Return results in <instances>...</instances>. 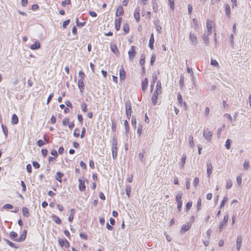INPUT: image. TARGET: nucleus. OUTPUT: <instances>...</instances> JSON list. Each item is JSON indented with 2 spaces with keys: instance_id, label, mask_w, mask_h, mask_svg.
Returning a JSON list of instances; mask_svg holds the SVG:
<instances>
[{
  "instance_id": "f257e3e1",
  "label": "nucleus",
  "mask_w": 251,
  "mask_h": 251,
  "mask_svg": "<svg viewBox=\"0 0 251 251\" xmlns=\"http://www.w3.org/2000/svg\"><path fill=\"white\" fill-rule=\"evenodd\" d=\"M27 230H24L23 233L21 235L19 238H17L18 234L14 232L11 231L10 232L9 236L10 238L14 241L18 242H21L24 241L26 237Z\"/></svg>"
},
{
  "instance_id": "f03ea898",
  "label": "nucleus",
  "mask_w": 251,
  "mask_h": 251,
  "mask_svg": "<svg viewBox=\"0 0 251 251\" xmlns=\"http://www.w3.org/2000/svg\"><path fill=\"white\" fill-rule=\"evenodd\" d=\"M131 104L129 101L126 102V113L127 118L129 119L131 114Z\"/></svg>"
},
{
  "instance_id": "7ed1b4c3",
  "label": "nucleus",
  "mask_w": 251,
  "mask_h": 251,
  "mask_svg": "<svg viewBox=\"0 0 251 251\" xmlns=\"http://www.w3.org/2000/svg\"><path fill=\"white\" fill-rule=\"evenodd\" d=\"M203 136L207 141H210L212 138V133L210 130L206 128L203 131Z\"/></svg>"
},
{
  "instance_id": "20e7f679",
  "label": "nucleus",
  "mask_w": 251,
  "mask_h": 251,
  "mask_svg": "<svg viewBox=\"0 0 251 251\" xmlns=\"http://www.w3.org/2000/svg\"><path fill=\"white\" fill-rule=\"evenodd\" d=\"M189 38L193 45H196L198 43V40L196 34L190 32L189 35Z\"/></svg>"
},
{
  "instance_id": "39448f33",
  "label": "nucleus",
  "mask_w": 251,
  "mask_h": 251,
  "mask_svg": "<svg viewBox=\"0 0 251 251\" xmlns=\"http://www.w3.org/2000/svg\"><path fill=\"white\" fill-rule=\"evenodd\" d=\"M136 54L135 52V48L134 46H132L131 47L130 49L128 51V54L129 56V59L130 60H132Z\"/></svg>"
},
{
  "instance_id": "423d86ee",
  "label": "nucleus",
  "mask_w": 251,
  "mask_h": 251,
  "mask_svg": "<svg viewBox=\"0 0 251 251\" xmlns=\"http://www.w3.org/2000/svg\"><path fill=\"white\" fill-rule=\"evenodd\" d=\"M79 185L78 188L80 191H84L86 189L85 185L84 184L85 180L83 177H80L78 179Z\"/></svg>"
},
{
  "instance_id": "0eeeda50",
  "label": "nucleus",
  "mask_w": 251,
  "mask_h": 251,
  "mask_svg": "<svg viewBox=\"0 0 251 251\" xmlns=\"http://www.w3.org/2000/svg\"><path fill=\"white\" fill-rule=\"evenodd\" d=\"M228 220V215H226L224 217L223 221L220 223L219 226V231L221 232L222 229L224 227V226L226 224Z\"/></svg>"
},
{
  "instance_id": "6e6552de",
  "label": "nucleus",
  "mask_w": 251,
  "mask_h": 251,
  "mask_svg": "<svg viewBox=\"0 0 251 251\" xmlns=\"http://www.w3.org/2000/svg\"><path fill=\"white\" fill-rule=\"evenodd\" d=\"M158 94V92H157V91H154L152 94L151 97V102L153 105H155L156 104Z\"/></svg>"
},
{
  "instance_id": "1a4fd4ad",
  "label": "nucleus",
  "mask_w": 251,
  "mask_h": 251,
  "mask_svg": "<svg viewBox=\"0 0 251 251\" xmlns=\"http://www.w3.org/2000/svg\"><path fill=\"white\" fill-rule=\"evenodd\" d=\"M126 72L124 70V69L123 66H122L121 67V69H120V71H119L120 79L121 80H125V79L126 78Z\"/></svg>"
},
{
  "instance_id": "9d476101",
  "label": "nucleus",
  "mask_w": 251,
  "mask_h": 251,
  "mask_svg": "<svg viewBox=\"0 0 251 251\" xmlns=\"http://www.w3.org/2000/svg\"><path fill=\"white\" fill-rule=\"evenodd\" d=\"M122 21V19L121 18H118L115 19V28L116 30L118 31L120 30L121 28V23Z\"/></svg>"
},
{
  "instance_id": "9b49d317",
  "label": "nucleus",
  "mask_w": 251,
  "mask_h": 251,
  "mask_svg": "<svg viewBox=\"0 0 251 251\" xmlns=\"http://www.w3.org/2000/svg\"><path fill=\"white\" fill-rule=\"evenodd\" d=\"M213 24V22L210 20H207L206 22V28L207 29V33L211 34L212 33V27Z\"/></svg>"
},
{
  "instance_id": "f8f14e48",
  "label": "nucleus",
  "mask_w": 251,
  "mask_h": 251,
  "mask_svg": "<svg viewBox=\"0 0 251 251\" xmlns=\"http://www.w3.org/2000/svg\"><path fill=\"white\" fill-rule=\"evenodd\" d=\"M140 8L139 7H137L136 8L134 13V18L136 19V21L138 22L140 20Z\"/></svg>"
},
{
  "instance_id": "ddd939ff",
  "label": "nucleus",
  "mask_w": 251,
  "mask_h": 251,
  "mask_svg": "<svg viewBox=\"0 0 251 251\" xmlns=\"http://www.w3.org/2000/svg\"><path fill=\"white\" fill-rule=\"evenodd\" d=\"M242 238L241 236L238 235L237 236V240H236V248H237V250L238 251L241 248V244H242Z\"/></svg>"
},
{
  "instance_id": "4468645a",
  "label": "nucleus",
  "mask_w": 251,
  "mask_h": 251,
  "mask_svg": "<svg viewBox=\"0 0 251 251\" xmlns=\"http://www.w3.org/2000/svg\"><path fill=\"white\" fill-rule=\"evenodd\" d=\"M59 243L61 247L65 246L68 247L69 246V243L66 239H59Z\"/></svg>"
},
{
  "instance_id": "2eb2a0df",
  "label": "nucleus",
  "mask_w": 251,
  "mask_h": 251,
  "mask_svg": "<svg viewBox=\"0 0 251 251\" xmlns=\"http://www.w3.org/2000/svg\"><path fill=\"white\" fill-rule=\"evenodd\" d=\"M148 85V80L147 78H145L142 82V90L145 91L147 88Z\"/></svg>"
},
{
  "instance_id": "dca6fc26",
  "label": "nucleus",
  "mask_w": 251,
  "mask_h": 251,
  "mask_svg": "<svg viewBox=\"0 0 251 251\" xmlns=\"http://www.w3.org/2000/svg\"><path fill=\"white\" fill-rule=\"evenodd\" d=\"M124 9L122 6H119L116 10V16H119L124 14Z\"/></svg>"
},
{
  "instance_id": "f3484780",
  "label": "nucleus",
  "mask_w": 251,
  "mask_h": 251,
  "mask_svg": "<svg viewBox=\"0 0 251 251\" xmlns=\"http://www.w3.org/2000/svg\"><path fill=\"white\" fill-rule=\"evenodd\" d=\"M212 166L210 162H207V174L208 176H209L212 173Z\"/></svg>"
},
{
  "instance_id": "a211bd4d",
  "label": "nucleus",
  "mask_w": 251,
  "mask_h": 251,
  "mask_svg": "<svg viewBox=\"0 0 251 251\" xmlns=\"http://www.w3.org/2000/svg\"><path fill=\"white\" fill-rule=\"evenodd\" d=\"M40 48V43L39 41L36 42L30 46V49L32 50L39 49Z\"/></svg>"
},
{
  "instance_id": "6ab92c4d",
  "label": "nucleus",
  "mask_w": 251,
  "mask_h": 251,
  "mask_svg": "<svg viewBox=\"0 0 251 251\" xmlns=\"http://www.w3.org/2000/svg\"><path fill=\"white\" fill-rule=\"evenodd\" d=\"M77 85H78V87L79 89L80 90V92H82L83 90H84V86L83 80H82V79H78Z\"/></svg>"
},
{
  "instance_id": "aec40b11",
  "label": "nucleus",
  "mask_w": 251,
  "mask_h": 251,
  "mask_svg": "<svg viewBox=\"0 0 251 251\" xmlns=\"http://www.w3.org/2000/svg\"><path fill=\"white\" fill-rule=\"evenodd\" d=\"M210 34L209 33H204L203 35V40L206 46H208L209 44L208 36Z\"/></svg>"
},
{
  "instance_id": "412c9836",
  "label": "nucleus",
  "mask_w": 251,
  "mask_h": 251,
  "mask_svg": "<svg viewBox=\"0 0 251 251\" xmlns=\"http://www.w3.org/2000/svg\"><path fill=\"white\" fill-rule=\"evenodd\" d=\"M154 42V36L153 34L151 33V37L149 41V47L151 48V50H152L153 49V44Z\"/></svg>"
},
{
  "instance_id": "4be33fe9",
  "label": "nucleus",
  "mask_w": 251,
  "mask_h": 251,
  "mask_svg": "<svg viewBox=\"0 0 251 251\" xmlns=\"http://www.w3.org/2000/svg\"><path fill=\"white\" fill-rule=\"evenodd\" d=\"M18 117L15 114H13L12 116L11 123L13 125H16L18 123Z\"/></svg>"
},
{
  "instance_id": "5701e85b",
  "label": "nucleus",
  "mask_w": 251,
  "mask_h": 251,
  "mask_svg": "<svg viewBox=\"0 0 251 251\" xmlns=\"http://www.w3.org/2000/svg\"><path fill=\"white\" fill-rule=\"evenodd\" d=\"M190 227H191V225H190L189 224L184 225L181 227V231L182 233L188 231Z\"/></svg>"
},
{
  "instance_id": "b1692460",
  "label": "nucleus",
  "mask_w": 251,
  "mask_h": 251,
  "mask_svg": "<svg viewBox=\"0 0 251 251\" xmlns=\"http://www.w3.org/2000/svg\"><path fill=\"white\" fill-rule=\"evenodd\" d=\"M52 218L53 219L54 221L57 224L60 225L61 223V221L60 219L55 215H52L51 216Z\"/></svg>"
},
{
  "instance_id": "393cba45",
  "label": "nucleus",
  "mask_w": 251,
  "mask_h": 251,
  "mask_svg": "<svg viewBox=\"0 0 251 251\" xmlns=\"http://www.w3.org/2000/svg\"><path fill=\"white\" fill-rule=\"evenodd\" d=\"M75 213V209L72 208L70 210V214L68 218V220L70 222H72L73 220Z\"/></svg>"
},
{
  "instance_id": "a878e982",
  "label": "nucleus",
  "mask_w": 251,
  "mask_h": 251,
  "mask_svg": "<svg viewBox=\"0 0 251 251\" xmlns=\"http://www.w3.org/2000/svg\"><path fill=\"white\" fill-rule=\"evenodd\" d=\"M225 12L227 16L229 17L230 14V8L229 4H226L225 5Z\"/></svg>"
},
{
  "instance_id": "bb28decb",
  "label": "nucleus",
  "mask_w": 251,
  "mask_h": 251,
  "mask_svg": "<svg viewBox=\"0 0 251 251\" xmlns=\"http://www.w3.org/2000/svg\"><path fill=\"white\" fill-rule=\"evenodd\" d=\"M63 175H64L61 172H58L56 173L55 178L57 180H58V181L61 182L62 181L61 178L63 176Z\"/></svg>"
},
{
  "instance_id": "cd10ccee",
  "label": "nucleus",
  "mask_w": 251,
  "mask_h": 251,
  "mask_svg": "<svg viewBox=\"0 0 251 251\" xmlns=\"http://www.w3.org/2000/svg\"><path fill=\"white\" fill-rule=\"evenodd\" d=\"M4 240L10 247L15 249H17L18 248L17 246H16V245L14 243L10 241L8 239L4 238Z\"/></svg>"
},
{
  "instance_id": "c85d7f7f",
  "label": "nucleus",
  "mask_w": 251,
  "mask_h": 251,
  "mask_svg": "<svg viewBox=\"0 0 251 251\" xmlns=\"http://www.w3.org/2000/svg\"><path fill=\"white\" fill-rule=\"evenodd\" d=\"M22 212L23 216L25 217H28L29 216L28 210L26 207H23L22 208Z\"/></svg>"
},
{
  "instance_id": "c756f323",
  "label": "nucleus",
  "mask_w": 251,
  "mask_h": 251,
  "mask_svg": "<svg viewBox=\"0 0 251 251\" xmlns=\"http://www.w3.org/2000/svg\"><path fill=\"white\" fill-rule=\"evenodd\" d=\"M182 196V193L181 192L179 191L177 193L176 196V201L177 202L179 201H182L181 200Z\"/></svg>"
},
{
  "instance_id": "7c9ffc66",
  "label": "nucleus",
  "mask_w": 251,
  "mask_h": 251,
  "mask_svg": "<svg viewBox=\"0 0 251 251\" xmlns=\"http://www.w3.org/2000/svg\"><path fill=\"white\" fill-rule=\"evenodd\" d=\"M117 148H112V157L113 159H115L117 156Z\"/></svg>"
},
{
  "instance_id": "2f4dec72",
  "label": "nucleus",
  "mask_w": 251,
  "mask_h": 251,
  "mask_svg": "<svg viewBox=\"0 0 251 251\" xmlns=\"http://www.w3.org/2000/svg\"><path fill=\"white\" fill-rule=\"evenodd\" d=\"M189 140V144L191 148H193L194 147V141H193V137L191 135H190L188 138Z\"/></svg>"
},
{
  "instance_id": "473e14b6",
  "label": "nucleus",
  "mask_w": 251,
  "mask_h": 251,
  "mask_svg": "<svg viewBox=\"0 0 251 251\" xmlns=\"http://www.w3.org/2000/svg\"><path fill=\"white\" fill-rule=\"evenodd\" d=\"M126 194L128 198L130 197V192H131V187L129 185H126Z\"/></svg>"
},
{
  "instance_id": "72a5a7b5",
  "label": "nucleus",
  "mask_w": 251,
  "mask_h": 251,
  "mask_svg": "<svg viewBox=\"0 0 251 251\" xmlns=\"http://www.w3.org/2000/svg\"><path fill=\"white\" fill-rule=\"evenodd\" d=\"M231 140L229 139H227L225 143V147L226 149L229 150L230 148Z\"/></svg>"
},
{
  "instance_id": "f704fd0d",
  "label": "nucleus",
  "mask_w": 251,
  "mask_h": 251,
  "mask_svg": "<svg viewBox=\"0 0 251 251\" xmlns=\"http://www.w3.org/2000/svg\"><path fill=\"white\" fill-rule=\"evenodd\" d=\"M162 88V85L161 81L160 80H158L157 81V84L156 86V89L155 91H157V92H158Z\"/></svg>"
},
{
  "instance_id": "c9c22d12",
  "label": "nucleus",
  "mask_w": 251,
  "mask_h": 251,
  "mask_svg": "<svg viewBox=\"0 0 251 251\" xmlns=\"http://www.w3.org/2000/svg\"><path fill=\"white\" fill-rule=\"evenodd\" d=\"M1 127H2V130H3V132L4 133V134L5 136V137H6L7 136V135H8V129H7V128L6 126H4L3 125H1Z\"/></svg>"
},
{
  "instance_id": "e433bc0d",
  "label": "nucleus",
  "mask_w": 251,
  "mask_h": 251,
  "mask_svg": "<svg viewBox=\"0 0 251 251\" xmlns=\"http://www.w3.org/2000/svg\"><path fill=\"white\" fill-rule=\"evenodd\" d=\"M111 50L112 52H113L115 54H117L119 53L118 50L116 45H111Z\"/></svg>"
},
{
  "instance_id": "4c0bfd02",
  "label": "nucleus",
  "mask_w": 251,
  "mask_h": 251,
  "mask_svg": "<svg viewBox=\"0 0 251 251\" xmlns=\"http://www.w3.org/2000/svg\"><path fill=\"white\" fill-rule=\"evenodd\" d=\"M227 200H228V198L227 197V196H225L221 203V204L220 206V208H222L225 205V203L227 201Z\"/></svg>"
},
{
  "instance_id": "58836bf2",
  "label": "nucleus",
  "mask_w": 251,
  "mask_h": 251,
  "mask_svg": "<svg viewBox=\"0 0 251 251\" xmlns=\"http://www.w3.org/2000/svg\"><path fill=\"white\" fill-rule=\"evenodd\" d=\"M177 100L179 104L182 105L183 103V100L182 96L180 93H178L177 95Z\"/></svg>"
},
{
  "instance_id": "ea45409f",
  "label": "nucleus",
  "mask_w": 251,
  "mask_h": 251,
  "mask_svg": "<svg viewBox=\"0 0 251 251\" xmlns=\"http://www.w3.org/2000/svg\"><path fill=\"white\" fill-rule=\"evenodd\" d=\"M225 125H223L221 127H219L218 129V130H217V136H218V137L219 138L220 135H221V132L222 131L223 129L225 127Z\"/></svg>"
},
{
  "instance_id": "a19ab883",
  "label": "nucleus",
  "mask_w": 251,
  "mask_h": 251,
  "mask_svg": "<svg viewBox=\"0 0 251 251\" xmlns=\"http://www.w3.org/2000/svg\"><path fill=\"white\" fill-rule=\"evenodd\" d=\"M145 63V56L142 54L139 61V63L141 66H143Z\"/></svg>"
},
{
  "instance_id": "79ce46f5",
  "label": "nucleus",
  "mask_w": 251,
  "mask_h": 251,
  "mask_svg": "<svg viewBox=\"0 0 251 251\" xmlns=\"http://www.w3.org/2000/svg\"><path fill=\"white\" fill-rule=\"evenodd\" d=\"M210 64L211 65L213 66H215L219 68V63L218 62L214 59H211L210 61Z\"/></svg>"
},
{
  "instance_id": "37998d69",
  "label": "nucleus",
  "mask_w": 251,
  "mask_h": 251,
  "mask_svg": "<svg viewBox=\"0 0 251 251\" xmlns=\"http://www.w3.org/2000/svg\"><path fill=\"white\" fill-rule=\"evenodd\" d=\"M123 30L126 34L129 31V26L128 24H125L123 25Z\"/></svg>"
},
{
  "instance_id": "c03bdc74",
  "label": "nucleus",
  "mask_w": 251,
  "mask_h": 251,
  "mask_svg": "<svg viewBox=\"0 0 251 251\" xmlns=\"http://www.w3.org/2000/svg\"><path fill=\"white\" fill-rule=\"evenodd\" d=\"M186 159V155L184 154H183L182 158H181V166L182 167H183L185 163V160Z\"/></svg>"
},
{
  "instance_id": "a18cd8bd",
  "label": "nucleus",
  "mask_w": 251,
  "mask_h": 251,
  "mask_svg": "<svg viewBox=\"0 0 251 251\" xmlns=\"http://www.w3.org/2000/svg\"><path fill=\"white\" fill-rule=\"evenodd\" d=\"M232 186V182L231 180H228L226 184V188L228 189H230Z\"/></svg>"
},
{
  "instance_id": "49530a36",
  "label": "nucleus",
  "mask_w": 251,
  "mask_h": 251,
  "mask_svg": "<svg viewBox=\"0 0 251 251\" xmlns=\"http://www.w3.org/2000/svg\"><path fill=\"white\" fill-rule=\"evenodd\" d=\"M81 108L82 110L84 112H86L87 111V104L85 103H83L81 105Z\"/></svg>"
},
{
  "instance_id": "de8ad7c7",
  "label": "nucleus",
  "mask_w": 251,
  "mask_h": 251,
  "mask_svg": "<svg viewBox=\"0 0 251 251\" xmlns=\"http://www.w3.org/2000/svg\"><path fill=\"white\" fill-rule=\"evenodd\" d=\"M168 1L171 9L172 10L174 9L175 7L174 0H168Z\"/></svg>"
},
{
  "instance_id": "09e8293b",
  "label": "nucleus",
  "mask_w": 251,
  "mask_h": 251,
  "mask_svg": "<svg viewBox=\"0 0 251 251\" xmlns=\"http://www.w3.org/2000/svg\"><path fill=\"white\" fill-rule=\"evenodd\" d=\"M112 148H117V140L116 138L112 139Z\"/></svg>"
},
{
  "instance_id": "8fccbe9b",
  "label": "nucleus",
  "mask_w": 251,
  "mask_h": 251,
  "mask_svg": "<svg viewBox=\"0 0 251 251\" xmlns=\"http://www.w3.org/2000/svg\"><path fill=\"white\" fill-rule=\"evenodd\" d=\"M180 86L182 88L184 86V76L181 75L179 80Z\"/></svg>"
},
{
  "instance_id": "3c124183",
  "label": "nucleus",
  "mask_w": 251,
  "mask_h": 251,
  "mask_svg": "<svg viewBox=\"0 0 251 251\" xmlns=\"http://www.w3.org/2000/svg\"><path fill=\"white\" fill-rule=\"evenodd\" d=\"M201 205V198H199L198 199V201L197 202V204L198 210H199L200 209Z\"/></svg>"
},
{
  "instance_id": "603ef678",
  "label": "nucleus",
  "mask_w": 251,
  "mask_h": 251,
  "mask_svg": "<svg viewBox=\"0 0 251 251\" xmlns=\"http://www.w3.org/2000/svg\"><path fill=\"white\" fill-rule=\"evenodd\" d=\"M192 26L195 28H197L198 27V24L197 23V21L196 20V19H194L193 20V23H192Z\"/></svg>"
},
{
  "instance_id": "864d4df0",
  "label": "nucleus",
  "mask_w": 251,
  "mask_h": 251,
  "mask_svg": "<svg viewBox=\"0 0 251 251\" xmlns=\"http://www.w3.org/2000/svg\"><path fill=\"white\" fill-rule=\"evenodd\" d=\"M236 181L238 185L240 186L242 183V177L240 176H238L236 177Z\"/></svg>"
},
{
  "instance_id": "5fc2aeb1",
  "label": "nucleus",
  "mask_w": 251,
  "mask_h": 251,
  "mask_svg": "<svg viewBox=\"0 0 251 251\" xmlns=\"http://www.w3.org/2000/svg\"><path fill=\"white\" fill-rule=\"evenodd\" d=\"M157 79V75L155 73H153L152 74V82L151 83H155V82H156Z\"/></svg>"
},
{
  "instance_id": "6e6d98bb",
  "label": "nucleus",
  "mask_w": 251,
  "mask_h": 251,
  "mask_svg": "<svg viewBox=\"0 0 251 251\" xmlns=\"http://www.w3.org/2000/svg\"><path fill=\"white\" fill-rule=\"evenodd\" d=\"M79 130L78 128H76L75 129L74 132V136L76 137H78L79 136Z\"/></svg>"
},
{
  "instance_id": "4d7b16f0",
  "label": "nucleus",
  "mask_w": 251,
  "mask_h": 251,
  "mask_svg": "<svg viewBox=\"0 0 251 251\" xmlns=\"http://www.w3.org/2000/svg\"><path fill=\"white\" fill-rule=\"evenodd\" d=\"M124 125L126 127V132L127 133L129 130L128 124L127 120L124 121Z\"/></svg>"
},
{
  "instance_id": "13d9d810",
  "label": "nucleus",
  "mask_w": 251,
  "mask_h": 251,
  "mask_svg": "<svg viewBox=\"0 0 251 251\" xmlns=\"http://www.w3.org/2000/svg\"><path fill=\"white\" fill-rule=\"evenodd\" d=\"M192 205V202L191 201H188L186 205V209L187 211H188Z\"/></svg>"
},
{
  "instance_id": "bf43d9fd",
  "label": "nucleus",
  "mask_w": 251,
  "mask_h": 251,
  "mask_svg": "<svg viewBox=\"0 0 251 251\" xmlns=\"http://www.w3.org/2000/svg\"><path fill=\"white\" fill-rule=\"evenodd\" d=\"M37 144L39 147H42L45 144V143L42 140H39L37 142Z\"/></svg>"
},
{
  "instance_id": "052dcab7",
  "label": "nucleus",
  "mask_w": 251,
  "mask_h": 251,
  "mask_svg": "<svg viewBox=\"0 0 251 251\" xmlns=\"http://www.w3.org/2000/svg\"><path fill=\"white\" fill-rule=\"evenodd\" d=\"M32 165L35 169H38L40 168V164L37 162L36 161H33Z\"/></svg>"
},
{
  "instance_id": "680f3d73",
  "label": "nucleus",
  "mask_w": 251,
  "mask_h": 251,
  "mask_svg": "<svg viewBox=\"0 0 251 251\" xmlns=\"http://www.w3.org/2000/svg\"><path fill=\"white\" fill-rule=\"evenodd\" d=\"M70 20H67L64 21L63 23V27L65 28H66L67 26L70 24Z\"/></svg>"
},
{
  "instance_id": "e2e57ef3",
  "label": "nucleus",
  "mask_w": 251,
  "mask_h": 251,
  "mask_svg": "<svg viewBox=\"0 0 251 251\" xmlns=\"http://www.w3.org/2000/svg\"><path fill=\"white\" fill-rule=\"evenodd\" d=\"M142 125H139L138 127V129H137V133L140 135L142 133Z\"/></svg>"
},
{
  "instance_id": "0e129e2a",
  "label": "nucleus",
  "mask_w": 251,
  "mask_h": 251,
  "mask_svg": "<svg viewBox=\"0 0 251 251\" xmlns=\"http://www.w3.org/2000/svg\"><path fill=\"white\" fill-rule=\"evenodd\" d=\"M145 152V151L144 150V151H143L142 152H140L139 154V158L142 161H143V159L144 158V155Z\"/></svg>"
},
{
  "instance_id": "69168bd1",
  "label": "nucleus",
  "mask_w": 251,
  "mask_h": 251,
  "mask_svg": "<svg viewBox=\"0 0 251 251\" xmlns=\"http://www.w3.org/2000/svg\"><path fill=\"white\" fill-rule=\"evenodd\" d=\"M199 183V179L198 177H195L194 180V185L195 187H197Z\"/></svg>"
},
{
  "instance_id": "338daca9",
  "label": "nucleus",
  "mask_w": 251,
  "mask_h": 251,
  "mask_svg": "<svg viewBox=\"0 0 251 251\" xmlns=\"http://www.w3.org/2000/svg\"><path fill=\"white\" fill-rule=\"evenodd\" d=\"M26 170L29 173H31L32 172V167L30 164H28L26 165Z\"/></svg>"
},
{
  "instance_id": "774afa93",
  "label": "nucleus",
  "mask_w": 251,
  "mask_h": 251,
  "mask_svg": "<svg viewBox=\"0 0 251 251\" xmlns=\"http://www.w3.org/2000/svg\"><path fill=\"white\" fill-rule=\"evenodd\" d=\"M69 123V119L67 118H65L63 120V125L64 126H66L67 125H68Z\"/></svg>"
}]
</instances>
